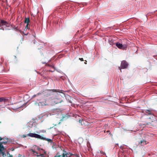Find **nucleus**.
I'll use <instances>...</instances> for the list:
<instances>
[{"label": "nucleus", "mask_w": 157, "mask_h": 157, "mask_svg": "<svg viewBox=\"0 0 157 157\" xmlns=\"http://www.w3.org/2000/svg\"><path fill=\"white\" fill-rule=\"evenodd\" d=\"M58 90L59 91V90L53 89L48 90L46 91L42 92L43 94L46 97L50 96V97L48 98L49 102V105H53L61 103L63 101V100L62 99V97L61 95L58 93L52 94L50 92V91H52L53 92H59L61 93V92Z\"/></svg>", "instance_id": "f257e3e1"}, {"label": "nucleus", "mask_w": 157, "mask_h": 157, "mask_svg": "<svg viewBox=\"0 0 157 157\" xmlns=\"http://www.w3.org/2000/svg\"><path fill=\"white\" fill-rule=\"evenodd\" d=\"M145 112L147 114L150 115L151 117H149V119L151 120V122H148L147 123V124L149 127L153 126V127L155 126L157 124L156 121H155V117L151 113V111L149 110H146Z\"/></svg>", "instance_id": "f03ea898"}, {"label": "nucleus", "mask_w": 157, "mask_h": 157, "mask_svg": "<svg viewBox=\"0 0 157 157\" xmlns=\"http://www.w3.org/2000/svg\"><path fill=\"white\" fill-rule=\"evenodd\" d=\"M49 102L48 98H41L39 99H37L36 101L37 103L39 106L42 107L43 106L49 105Z\"/></svg>", "instance_id": "7ed1b4c3"}, {"label": "nucleus", "mask_w": 157, "mask_h": 157, "mask_svg": "<svg viewBox=\"0 0 157 157\" xmlns=\"http://www.w3.org/2000/svg\"><path fill=\"white\" fill-rule=\"evenodd\" d=\"M63 151H64V152L63 154L62 155L61 157H70L71 155H73L72 153L70 152L67 153L66 151H64V150H63ZM61 155H59L58 154H57L54 157H61Z\"/></svg>", "instance_id": "20e7f679"}, {"label": "nucleus", "mask_w": 157, "mask_h": 157, "mask_svg": "<svg viewBox=\"0 0 157 157\" xmlns=\"http://www.w3.org/2000/svg\"><path fill=\"white\" fill-rule=\"evenodd\" d=\"M128 64L127 62L126 61L123 60L121 62V67H119L118 69L121 70V69L127 68L128 66Z\"/></svg>", "instance_id": "39448f33"}, {"label": "nucleus", "mask_w": 157, "mask_h": 157, "mask_svg": "<svg viewBox=\"0 0 157 157\" xmlns=\"http://www.w3.org/2000/svg\"><path fill=\"white\" fill-rule=\"evenodd\" d=\"M116 45L119 48L122 50L125 49L127 47L126 44H122L119 42H117Z\"/></svg>", "instance_id": "423d86ee"}, {"label": "nucleus", "mask_w": 157, "mask_h": 157, "mask_svg": "<svg viewBox=\"0 0 157 157\" xmlns=\"http://www.w3.org/2000/svg\"><path fill=\"white\" fill-rule=\"evenodd\" d=\"M28 136L31 137H34L40 139L41 136L37 134L30 133L27 134Z\"/></svg>", "instance_id": "0eeeda50"}, {"label": "nucleus", "mask_w": 157, "mask_h": 157, "mask_svg": "<svg viewBox=\"0 0 157 157\" xmlns=\"http://www.w3.org/2000/svg\"><path fill=\"white\" fill-rule=\"evenodd\" d=\"M1 22L2 26L5 25L7 27H9V25H8V23L6 21H5L3 20H1Z\"/></svg>", "instance_id": "6e6552de"}, {"label": "nucleus", "mask_w": 157, "mask_h": 157, "mask_svg": "<svg viewBox=\"0 0 157 157\" xmlns=\"http://www.w3.org/2000/svg\"><path fill=\"white\" fill-rule=\"evenodd\" d=\"M40 139L42 140H46L49 142L51 143L52 142V140L51 139H48V138H46L45 137H42L41 136Z\"/></svg>", "instance_id": "1a4fd4ad"}, {"label": "nucleus", "mask_w": 157, "mask_h": 157, "mask_svg": "<svg viewBox=\"0 0 157 157\" xmlns=\"http://www.w3.org/2000/svg\"><path fill=\"white\" fill-rule=\"evenodd\" d=\"M139 144L141 146L147 144L146 141L144 140H142L140 141V142L139 143Z\"/></svg>", "instance_id": "9d476101"}, {"label": "nucleus", "mask_w": 157, "mask_h": 157, "mask_svg": "<svg viewBox=\"0 0 157 157\" xmlns=\"http://www.w3.org/2000/svg\"><path fill=\"white\" fill-rule=\"evenodd\" d=\"M7 143V142H3L0 143V151H1V148H4V147L2 145V144H6Z\"/></svg>", "instance_id": "9b49d317"}, {"label": "nucleus", "mask_w": 157, "mask_h": 157, "mask_svg": "<svg viewBox=\"0 0 157 157\" xmlns=\"http://www.w3.org/2000/svg\"><path fill=\"white\" fill-rule=\"evenodd\" d=\"M29 22H30V19H29V17L25 18V23H27V24H29Z\"/></svg>", "instance_id": "f8f14e48"}, {"label": "nucleus", "mask_w": 157, "mask_h": 157, "mask_svg": "<svg viewBox=\"0 0 157 157\" xmlns=\"http://www.w3.org/2000/svg\"><path fill=\"white\" fill-rule=\"evenodd\" d=\"M42 94H43V93L42 92ZM41 94V93H37V94H35L34 95H33L32 97L33 98H35V97H36V96H39L40 94Z\"/></svg>", "instance_id": "ddd939ff"}, {"label": "nucleus", "mask_w": 157, "mask_h": 157, "mask_svg": "<svg viewBox=\"0 0 157 157\" xmlns=\"http://www.w3.org/2000/svg\"><path fill=\"white\" fill-rule=\"evenodd\" d=\"M6 100V99H5V98H0V102H2V101H5Z\"/></svg>", "instance_id": "4468645a"}, {"label": "nucleus", "mask_w": 157, "mask_h": 157, "mask_svg": "<svg viewBox=\"0 0 157 157\" xmlns=\"http://www.w3.org/2000/svg\"><path fill=\"white\" fill-rule=\"evenodd\" d=\"M99 151L100 152V153L101 154H102V155H105V153L104 152H103L102 151Z\"/></svg>", "instance_id": "2eb2a0df"}, {"label": "nucleus", "mask_w": 157, "mask_h": 157, "mask_svg": "<svg viewBox=\"0 0 157 157\" xmlns=\"http://www.w3.org/2000/svg\"><path fill=\"white\" fill-rule=\"evenodd\" d=\"M27 136H28V135H27V134L26 135H23L22 136V137H23V138H25V137H26Z\"/></svg>", "instance_id": "dca6fc26"}, {"label": "nucleus", "mask_w": 157, "mask_h": 157, "mask_svg": "<svg viewBox=\"0 0 157 157\" xmlns=\"http://www.w3.org/2000/svg\"><path fill=\"white\" fill-rule=\"evenodd\" d=\"M29 25V24H27L25 26V29H29V28H28V25Z\"/></svg>", "instance_id": "f3484780"}, {"label": "nucleus", "mask_w": 157, "mask_h": 157, "mask_svg": "<svg viewBox=\"0 0 157 157\" xmlns=\"http://www.w3.org/2000/svg\"><path fill=\"white\" fill-rule=\"evenodd\" d=\"M79 59L81 60V61H83V59L82 58H79Z\"/></svg>", "instance_id": "a211bd4d"}, {"label": "nucleus", "mask_w": 157, "mask_h": 157, "mask_svg": "<svg viewBox=\"0 0 157 157\" xmlns=\"http://www.w3.org/2000/svg\"><path fill=\"white\" fill-rule=\"evenodd\" d=\"M82 120L80 119V120H79V122L80 123H81L82 122Z\"/></svg>", "instance_id": "6ab92c4d"}, {"label": "nucleus", "mask_w": 157, "mask_h": 157, "mask_svg": "<svg viewBox=\"0 0 157 157\" xmlns=\"http://www.w3.org/2000/svg\"><path fill=\"white\" fill-rule=\"evenodd\" d=\"M75 155L77 156V157H79V155L78 154H76Z\"/></svg>", "instance_id": "aec40b11"}, {"label": "nucleus", "mask_w": 157, "mask_h": 157, "mask_svg": "<svg viewBox=\"0 0 157 157\" xmlns=\"http://www.w3.org/2000/svg\"><path fill=\"white\" fill-rule=\"evenodd\" d=\"M2 140V138L0 137V141Z\"/></svg>", "instance_id": "412c9836"}, {"label": "nucleus", "mask_w": 157, "mask_h": 157, "mask_svg": "<svg viewBox=\"0 0 157 157\" xmlns=\"http://www.w3.org/2000/svg\"><path fill=\"white\" fill-rule=\"evenodd\" d=\"M85 61L86 62H84V63H85V64H87V63H86V62H87V61H86V60H85Z\"/></svg>", "instance_id": "4be33fe9"}, {"label": "nucleus", "mask_w": 157, "mask_h": 157, "mask_svg": "<svg viewBox=\"0 0 157 157\" xmlns=\"http://www.w3.org/2000/svg\"><path fill=\"white\" fill-rule=\"evenodd\" d=\"M2 24H1V22H0V27H1V26H2Z\"/></svg>", "instance_id": "5701e85b"}, {"label": "nucleus", "mask_w": 157, "mask_h": 157, "mask_svg": "<svg viewBox=\"0 0 157 157\" xmlns=\"http://www.w3.org/2000/svg\"><path fill=\"white\" fill-rule=\"evenodd\" d=\"M41 156L42 157L44 155L43 154H41Z\"/></svg>", "instance_id": "b1692460"}, {"label": "nucleus", "mask_w": 157, "mask_h": 157, "mask_svg": "<svg viewBox=\"0 0 157 157\" xmlns=\"http://www.w3.org/2000/svg\"><path fill=\"white\" fill-rule=\"evenodd\" d=\"M2 63V62H0V64H1Z\"/></svg>", "instance_id": "393cba45"}, {"label": "nucleus", "mask_w": 157, "mask_h": 157, "mask_svg": "<svg viewBox=\"0 0 157 157\" xmlns=\"http://www.w3.org/2000/svg\"><path fill=\"white\" fill-rule=\"evenodd\" d=\"M60 123V122L58 124H59Z\"/></svg>", "instance_id": "a878e982"}, {"label": "nucleus", "mask_w": 157, "mask_h": 157, "mask_svg": "<svg viewBox=\"0 0 157 157\" xmlns=\"http://www.w3.org/2000/svg\"><path fill=\"white\" fill-rule=\"evenodd\" d=\"M109 132V131H107L108 132Z\"/></svg>", "instance_id": "bb28decb"}, {"label": "nucleus", "mask_w": 157, "mask_h": 157, "mask_svg": "<svg viewBox=\"0 0 157 157\" xmlns=\"http://www.w3.org/2000/svg\"><path fill=\"white\" fill-rule=\"evenodd\" d=\"M1 123V122H0V123Z\"/></svg>", "instance_id": "cd10ccee"}]
</instances>
